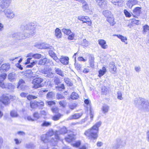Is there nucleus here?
I'll return each instance as SVG.
<instances>
[{
    "label": "nucleus",
    "mask_w": 149,
    "mask_h": 149,
    "mask_svg": "<svg viewBox=\"0 0 149 149\" xmlns=\"http://www.w3.org/2000/svg\"><path fill=\"white\" fill-rule=\"evenodd\" d=\"M100 122L97 123L91 128L86 130L84 135L89 139H96L98 137L99 127L101 126Z\"/></svg>",
    "instance_id": "nucleus-1"
},
{
    "label": "nucleus",
    "mask_w": 149,
    "mask_h": 149,
    "mask_svg": "<svg viewBox=\"0 0 149 149\" xmlns=\"http://www.w3.org/2000/svg\"><path fill=\"white\" fill-rule=\"evenodd\" d=\"M20 28L22 30H26V35L19 32V39H24L27 37H29L34 35L35 34V26L31 24L25 26L22 25Z\"/></svg>",
    "instance_id": "nucleus-2"
},
{
    "label": "nucleus",
    "mask_w": 149,
    "mask_h": 149,
    "mask_svg": "<svg viewBox=\"0 0 149 149\" xmlns=\"http://www.w3.org/2000/svg\"><path fill=\"white\" fill-rule=\"evenodd\" d=\"M136 107L144 111H149V101L144 99H136L134 100Z\"/></svg>",
    "instance_id": "nucleus-3"
},
{
    "label": "nucleus",
    "mask_w": 149,
    "mask_h": 149,
    "mask_svg": "<svg viewBox=\"0 0 149 149\" xmlns=\"http://www.w3.org/2000/svg\"><path fill=\"white\" fill-rule=\"evenodd\" d=\"M54 134V132L52 130L49 131L45 135H42L41 137V140L43 143H47V142H50L52 145L55 146L56 144V142L54 140H55V138L54 139L52 136ZM55 135V134H54ZM55 137V136H54Z\"/></svg>",
    "instance_id": "nucleus-4"
},
{
    "label": "nucleus",
    "mask_w": 149,
    "mask_h": 149,
    "mask_svg": "<svg viewBox=\"0 0 149 149\" xmlns=\"http://www.w3.org/2000/svg\"><path fill=\"white\" fill-rule=\"evenodd\" d=\"M43 80V79L41 78H37L33 79L32 81L33 88H37L40 87L41 86V83Z\"/></svg>",
    "instance_id": "nucleus-5"
},
{
    "label": "nucleus",
    "mask_w": 149,
    "mask_h": 149,
    "mask_svg": "<svg viewBox=\"0 0 149 149\" xmlns=\"http://www.w3.org/2000/svg\"><path fill=\"white\" fill-rule=\"evenodd\" d=\"M67 131L66 128L65 127H63L61 128L59 131H56L55 133V140H54V142L57 141L59 140L60 138L58 135L59 134H65L67 132Z\"/></svg>",
    "instance_id": "nucleus-6"
},
{
    "label": "nucleus",
    "mask_w": 149,
    "mask_h": 149,
    "mask_svg": "<svg viewBox=\"0 0 149 149\" xmlns=\"http://www.w3.org/2000/svg\"><path fill=\"white\" fill-rule=\"evenodd\" d=\"M3 12L6 17L8 18L11 19L15 17V15L14 12L9 9L4 10Z\"/></svg>",
    "instance_id": "nucleus-7"
},
{
    "label": "nucleus",
    "mask_w": 149,
    "mask_h": 149,
    "mask_svg": "<svg viewBox=\"0 0 149 149\" xmlns=\"http://www.w3.org/2000/svg\"><path fill=\"white\" fill-rule=\"evenodd\" d=\"M65 139L67 142L70 143L75 139V136L73 132H70L68 134V136L65 138Z\"/></svg>",
    "instance_id": "nucleus-8"
},
{
    "label": "nucleus",
    "mask_w": 149,
    "mask_h": 149,
    "mask_svg": "<svg viewBox=\"0 0 149 149\" xmlns=\"http://www.w3.org/2000/svg\"><path fill=\"white\" fill-rule=\"evenodd\" d=\"M109 69L110 72L112 74H115L116 72L117 68L115 65L114 62H112L109 65Z\"/></svg>",
    "instance_id": "nucleus-9"
},
{
    "label": "nucleus",
    "mask_w": 149,
    "mask_h": 149,
    "mask_svg": "<svg viewBox=\"0 0 149 149\" xmlns=\"http://www.w3.org/2000/svg\"><path fill=\"white\" fill-rule=\"evenodd\" d=\"M10 68V65L9 63H4L0 67V72H6L9 70Z\"/></svg>",
    "instance_id": "nucleus-10"
},
{
    "label": "nucleus",
    "mask_w": 149,
    "mask_h": 149,
    "mask_svg": "<svg viewBox=\"0 0 149 149\" xmlns=\"http://www.w3.org/2000/svg\"><path fill=\"white\" fill-rule=\"evenodd\" d=\"M9 97L5 95H3L0 97V102L5 105L8 104L9 103Z\"/></svg>",
    "instance_id": "nucleus-11"
},
{
    "label": "nucleus",
    "mask_w": 149,
    "mask_h": 149,
    "mask_svg": "<svg viewBox=\"0 0 149 149\" xmlns=\"http://www.w3.org/2000/svg\"><path fill=\"white\" fill-rule=\"evenodd\" d=\"M141 8L140 7H137L134 8L132 12V15L133 16L136 17L137 16H139L141 13Z\"/></svg>",
    "instance_id": "nucleus-12"
},
{
    "label": "nucleus",
    "mask_w": 149,
    "mask_h": 149,
    "mask_svg": "<svg viewBox=\"0 0 149 149\" xmlns=\"http://www.w3.org/2000/svg\"><path fill=\"white\" fill-rule=\"evenodd\" d=\"M88 56L89 57L88 62L90 67L92 68L94 67V57L91 55L88 54Z\"/></svg>",
    "instance_id": "nucleus-13"
},
{
    "label": "nucleus",
    "mask_w": 149,
    "mask_h": 149,
    "mask_svg": "<svg viewBox=\"0 0 149 149\" xmlns=\"http://www.w3.org/2000/svg\"><path fill=\"white\" fill-rule=\"evenodd\" d=\"M95 1L101 8H104L107 6V1L106 0H95Z\"/></svg>",
    "instance_id": "nucleus-14"
},
{
    "label": "nucleus",
    "mask_w": 149,
    "mask_h": 149,
    "mask_svg": "<svg viewBox=\"0 0 149 149\" xmlns=\"http://www.w3.org/2000/svg\"><path fill=\"white\" fill-rule=\"evenodd\" d=\"M138 1L136 0H129L127 2L126 4L130 8H131L132 6L138 3Z\"/></svg>",
    "instance_id": "nucleus-15"
},
{
    "label": "nucleus",
    "mask_w": 149,
    "mask_h": 149,
    "mask_svg": "<svg viewBox=\"0 0 149 149\" xmlns=\"http://www.w3.org/2000/svg\"><path fill=\"white\" fill-rule=\"evenodd\" d=\"M62 64L66 65L68 64L69 58L67 57L61 56L59 59H58Z\"/></svg>",
    "instance_id": "nucleus-16"
},
{
    "label": "nucleus",
    "mask_w": 149,
    "mask_h": 149,
    "mask_svg": "<svg viewBox=\"0 0 149 149\" xmlns=\"http://www.w3.org/2000/svg\"><path fill=\"white\" fill-rule=\"evenodd\" d=\"M8 80L10 81H15L17 77L16 74L14 72H12L8 74Z\"/></svg>",
    "instance_id": "nucleus-17"
},
{
    "label": "nucleus",
    "mask_w": 149,
    "mask_h": 149,
    "mask_svg": "<svg viewBox=\"0 0 149 149\" xmlns=\"http://www.w3.org/2000/svg\"><path fill=\"white\" fill-rule=\"evenodd\" d=\"M98 43L101 47L103 49H106L108 48V45L106 44V41L103 39L98 40Z\"/></svg>",
    "instance_id": "nucleus-18"
},
{
    "label": "nucleus",
    "mask_w": 149,
    "mask_h": 149,
    "mask_svg": "<svg viewBox=\"0 0 149 149\" xmlns=\"http://www.w3.org/2000/svg\"><path fill=\"white\" fill-rule=\"evenodd\" d=\"M54 70L56 73L61 77H64L66 75L64 72L60 68H55Z\"/></svg>",
    "instance_id": "nucleus-19"
},
{
    "label": "nucleus",
    "mask_w": 149,
    "mask_h": 149,
    "mask_svg": "<svg viewBox=\"0 0 149 149\" xmlns=\"http://www.w3.org/2000/svg\"><path fill=\"white\" fill-rule=\"evenodd\" d=\"M55 36L58 39L61 38L62 37L61 31L58 28H56L55 30Z\"/></svg>",
    "instance_id": "nucleus-20"
},
{
    "label": "nucleus",
    "mask_w": 149,
    "mask_h": 149,
    "mask_svg": "<svg viewBox=\"0 0 149 149\" xmlns=\"http://www.w3.org/2000/svg\"><path fill=\"white\" fill-rule=\"evenodd\" d=\"M49 55L56 62H58L59 61V60H58V57L56 56V54L53 51H49Z\"/></svg>",
    "instance_id": "nucleus-21"
},
{
    "label": "nucleus",
    "mask_w": 149,
    "mask_h": 149,
    "mask_svg": "<svg viewBox=\"0 0 149 149\" xmlns=\"http://www.w3.org/2000/svg\"><path fill=\"white\" fill-rule=\"evenodd\" d=\"M114 36H116L118 38L120 39L121 41L125 43V44H127V38L126 37L124 36L120 35H114Z\"/></svg>",
    "instance_id": "nucleus-22"
},
{
    "label": "nucleus",
    "mask_w": 149,
    "mask_h": 149,
    "mask_svg": "<svg viewBox=\"0 0 149 149\" xmlns=\"http://www.w3.org/2000/svg\"><path fill=\"white\" fill-rule=\"evenodd\" d=\"M82 8L83 10L86 12H88L90 10L89 6L85 1L83 3Z\"/></svg>",
    "instance_id": "nucleus-23"
},
{
    "label": "nucleus",
    "mask_w": 149,
    "mask_h": 149,
    "mask_svg": "<svg viewBox=\"0 0 149 149\" xmlns=\"http://www.w3.org/2000/svg\"><path fill=\"white\" fill-rule=\"evenodd\" d=\"M82 113H75L69 117V119L70 120L72 119H77L80 118L82 116Z\"/></svg>",
    "instance_id": "nucleus-24"
},
{
    "label": "nucleus",
    "mask_w": 149,
    "mask_h": 149,
    "mask_svg": "<svg viewBox=\"0 0 149 149\" xmlns=\"http://www.w3.org/2000/svg\"><path fill=\"white\" fill-rule=\"evenodd\" d=\"M107 20L112 26L113 25L115 24V22L114 21V19L112 15H111V16H109L107 18Z\"/></svg>",
    "instance_id": "nucleus-25"
},
{
    "label": "nucleus",
    "mask_w": 149,
    "mask_h": 149,
    "mask_svg": "<svg viewBox=\"0 0 149 149\" xmlns=\"http://www.w3.org/2000/svg\"><path fill=\"white\" fill-rule=\"evenodd\" d=\"M125 145V143L122 141L121 139H118L116 141V145L119 147L120 146H124Z\"/></svg>",
    "instance_id": "nucleus-26"
},
{
    "label": "nucleus",
    "mask_w": 149,
    "mask_h": 149,
    "mask_svg": "<svg viewBox=\"0 0 149 149\" xmlns=\"http://www.w3.org/2000/svg\"><path fill=\"white\" fill-rule=\"evenodd\" d=\"M109 109V107L106 104H104L102 107V110L104 113H107L108 112Z\"/></svg>",
    "instance_id": "nucleus-27"
},
{
    "label": "nucleus",
    "mask_w": 149,
    "mask_h": 149,
    "mask_svg": "<svg viewBox=\"0 0 149 149\" xmlns=\"http://www.w3.org/2000/svg\"><path fill=\"white\" fill-rule=\"evenodd\" d=\"M103 14L107 18L111 16L112 15L111 12L108 10H104L103 12Z\"/></svg>",
    "instance_id": "nucleus-28"
},
{
    "label": "nucleus",
    "mask_w": 149,
    "mask_h": 149,
    "mask_svg": "<svg viewBox=\"0 0 149 149\" xmlns=\"http://www.w3.org/2000/svg\"><path fill=\"white\" fill-rule=\"evenodd\" d=\"M107 70L104 67H103L102 70H100L99 72V76L100 77L103 75L106 72Z\"/></svg>",
    "instance_id": "nucleus-29"
},
{
    "label": "nucleus",
    "mask_w": 149,
    "mask_h": 149,
    "mask_svg": "<svg viewBox=\"0 0 149 149\" xmlns=\"http://www.w3.org/2000/svg\"><path fill=\"white\" fill-rule=\"evenodd\" d=\"M50 60H48L46 58H44L43 59L40 60L39 61L38 63L40 65H44Z\"/></svg>",
    "instance_id": "nucleus-30"
},
{
    "label": "nucleus",
    "mask_w": 149,
    "mask_h": 149,
    "mask_svg": "<svg viewBox=\"0 0 149 149\" xmlns=\"http://www.w3.org/2000/svg\"><path fill=\"white\" fill-rule=\"evenodd\" d=\"M64 80L66 84L68 86H72L73 85V84L71 81L70 79L68 78L65 77L64 78Z\"/></svg>",
    "instance_id": "nucleus-31"
},
{
    "label": "nucleus",
    "mask_w": 149,
    "mask_h": 149,
    "mask_svg": "<svg viewBox=\"0 0 149 149\" xmlns=\"http://www.w3.org/2000/svg\"><path fill=\"white\" fill-rule=\"evenodd\" d=\"M50 71H52V69L50 68H45L41 70V72L42 73L46 74Z\"/></svg>",
    "instance_id": "nucleus-32"
},
{
    "label": "nucleus",
    "mask_w": 149,
    "mask_h": 149,
    "mask_svg": "<svg viewBox=\"0 0 149 149\" xmlns=\"http://www.w3.org/2000/svg\"><path fill=\"white\" fill-rule=\"evenodd\" d=\"M25 82L22 79H20L18 83L17 88H19V87H20L22 88V86L25 85Z\"/></svg>",
    "instance_id": "nucleus-33"
},
{
    "label": "nucleus",
    "mask_w": 149,
    "mask_h": 149,
    "mask_svg": "<svg viewBox=\"0 0 149 149\" xmlns=\"http://www.w3.org/2000/svg\"><path fill=\"white\" fill-rule=\"evenodd\" d=\"M26 75L27 76L29 77H36L37 76H38V75H36L35 76H33V72H31V70H29L26 73Z\"/></svg>",
    "instance_id": "nucleus-34"
},
{
    "label": "nucleus",
    "mask_w": 149,
    "mask_h": 149,
    "mask_svg": "<svg viewBox=\"0 0 149 149\" xmlns=\"http://www.w3.org/2000/svg\"><path fill=\"white\" fill-rule=\"evenodd\" d=\"M62 31L65 34L67 35H70L71 33V31L69 29L63 28L62 29Z\"/></svg>",
    "instance_id": "nucleus-35"
},
{
    "label": "nucleus",
    "mask_w": 149,
    "mask_h": 149,
    "mask_svg": "<svg viewBox=\"0 0 149 149\" xmlns=\"http://www.w3.org/2000/svg\"><path fill=\"white\" fill-rule=\"evenodd\" d=\"M10 116L12 117H16L18 116L17 112L15 110L11 111L10 113Z\"/></svg>",
    "instance_id": "nucleus-36"
},
{
    "label": "nucleus",
    "mask_w": 149,
    "mask_h": 149,
    "mask_svg": "<svg viewBox=\"0 0 149 149\" xmlns=\"http://www.w3.org/2000/svg\"><path fill=\"white\" fill-rule=\"evenodd\" d=\"M62 115L60 113L52 117V119L54 121H56L58 120L61 117Z\"/></svg>",
    "instance_id": "nucleus-37"
},
{
    "label": "nucleus",
    "mask_w": 149,
    "mask_h": 149,
    "mask_svg": "<svg viewBox=\"0 0 149 149\" xmlns=\"http://www.w3.org/2000/svg\"><path fill=\"white\" fill-rule=\"evenodd\" d=\"M81 45L83 46L87 47L89 45V43L88 41L85 39L83 40L81 42Z\"/></svg>",
    "instance_id": "nucleus-38"
},
{
    "label": "nucleus",
    "mask_w": 149,
    "mask_h": 149,
    "mask_svg": "<svg viewBox=\"0 0 149 149\" xmlns=\"http://www.w3.org/2000/svg\"><path fill=\"white\" fill-rule=\"evenodd\" d=\"M81 144V142L79 141H77L74 143H72L71 145L74 147L78 148L80 145Z\"/></svg>",
    "instance_id": "nucleus-39"
},
{
    "label": "nucleus",
    "mask_w": 149,
    "mask_h": 149,
    "mask_svg": "<svg viewBox=\"0 0 149 149\" xmlns=\"http://www.w3.org/2000/svg\"><path fill=\"white\" fill-rule=\"evenodd\" d=\"M71 98L72 99H76L79 97L78 94L75 92H73L71 94Z\"/></svg>",
    "instance_id": "nucleus-40"
},
{
    "label": "nucleus",
    "mask_w": 149,
    "mask_h": 149,
    "mask_svg": "<svg viewBox=\"0 0 149 149\" xmlns=\"http://www.w3.org/2000/svg\"><path fill=\"white\" fill-rule=\"evenodd\" d=\"M56 88L59 91L61 90V89L64 90L65 88L64 85L63 84H61L59 85L56 86Z\"/></svg>",
    "instance_id": "nucleus-41"
},
{
    "label": "nucleus",
    "mask_w": 149,
    "mask_h": 149,
    "mask_svg": "<svg viewBox=\"0 0 149 149\" xmlns=\"http://www.w3.org/2000/svg\"><path fill=\"white\" fill-rule=\"evenodd\" d=\"M51 122L44 121L42 124L41 126L43 127H49L51 126Z\"/></svg>",
    "instance_id": "nucleus-42"
},
{
    "label": "nucleus",
    "mask_w": 149,
    "mask_h": 149,
    "mask_svg": "<svg viewBox=\"0 0 149 149\" xmlns=\"http://www.w3.org/2000/svg\"><path fill=\"white\" fill-rule=\"evenodd\" d=\"M6 88H7L9 89H13L14 88V86L11 83H8L6 84Z\"/></svg>",
    "instance_id": "nucleus-43"
},
{
    "label": "nucleus",
    "mask_w": 149,
    "mask_h": 149,
    "mask_svg": "<svg viewBox=\"0 0 149 149\" xmlns=\"http://www.w3.org/2000/svg\"><path fill=\"white\" fill-rule=\"evenodd\" d=\"M114 2H115L113 3V4L120 6L123 2V0H115Z\"/></svg>",
    "instance_id": "nucleus-44"
},
{
    "label": "nucleus",
    "mask_w": 149,
    "mask_h": 149,
    "mask_svg": "<svg viewBox=\"0 0 149 149\" xmlns=\"http://www.w3.org/2000/svg\"><path fill=\"white\" fill-rule=\"evenodd\" d=\"M26 148L28 149L33 148L35 147L33 144L32 143H28L25 145Z\"/></svg>",
    "instance_id": "nucleus-45"
},
{
    "label": "nucleus",
    "mask_w": 149,
    "mask_h": 149,
    "mask_svg": "<svg viewBox=\"0 0 149 149\" xmlns=\"http://www.w3.org/2000/svg\"><path fill=\"white\" fill-rule=\"evenodd\" d=\"M7 74L3 73L0 74V80L4 81L6 78Z\"/></svg>",
    "instance_id": "nucleus-46"
},
{
    "label": "nucleus",
    "mask_w": 149,
    "mask_h": 149,
    "mask_svg": "<svg viewBox=\"0 0 149 149\" xmlns=\"http://www.w3.org/2000/svg\"><path fill=\"white\" fill-rule=\"evenodd\" d=\"M33 116L35 118V120H36L40 117V114L37 112H35L33 114Z\"/></svg>",
    "instance_id": "nucleus-47"
},
{
    "label": "nucleus",
    "mask_w": 149,
    "mask_h": 149,
    "mask_svg": "<svg viewBox=\"0 0 149 149\" xmlns=\"http://www.w3.org/2000/svg\"><path fill=\"white\" fill-rule=\"evenodd\" d=\"M54 94L52 92L48 93L47 95V98H52L54 96Z\"/></svg>",
    "instance_id": "nucleus-48"
},
{
    "label": "nucleus",
    "mask_w": 149,
    "mask_h": 149,
    "mask_svg": "<svg viewBox=\"0 0 149 149\" xmlns=\"http://www.w3.org/2000/svg\"><path fill=\"white\" fill-rule=\"evenodd\" d=\"M30 106L31 108L34 109L38 106L37 102H34L31 103Z\"/></svg>",
    "instance_id": "nucleus-49"
},
{
    "label": "nucleus",
    "mask_w": 149,
    "mask_h": 149,
    "mask_svg": "<svg viewBox=\"0 0 149 149\" xmlns=\"http://www.w3.org/2000/svg\"><path fill=\"white\" fill-rule=\"evenodd\" d=\"M102 93L104 95H106L107 93V89L106 87L104 86L102 88Z\"/></svg>",
    "instance_id": "nucleus-50"
},
{
    "label": "nucleus",
    "mask_w": 149,
    "mask_h": 149,
    "mask_svg": "<svg viewBox=\"0 0 149 149\" xmlns=\"http://www.w3.org/2000/svg\"><path fill=\"white\" fill-rule=\"evenodd\" d=\"M41 55L40 54H36L32 55V57L35 58L39 59L41 57Z\"/></svg>",
    "instance_id": "nucleus-51"
},
{
    "label": "nucleus",
    "mask_w": 149,
    "mask_h": 149,
    "mask_svg": "<svg viewBox=\"0 0 149 149\" xmlns=\"http://www.w3.org/2000/svg\"><path fill=\"white\" fill-rule=\"evenodd\" d=\"M77 106V104L75 103H72L70 104L69 106V108L72 109L73 110L74 108H75Z\"/></svg>",
    "instance_id": "nucleus-52"
},
{
    "label": "nucleus",
    "mask_w": 149,
    "mask_h": 149,
    "mask_svg": "<svg viewBox=\"0 0 149 149\" xmlns=\"http://www.w3.org/2000/svg\"><path fill=\"white\" fill-rule=\"evenodd\" d=\"M52 47L48 44H44L43 45V48L44 49H51Z\"/></svg>",
    "instance_id": "nucleus-53"
},
{
    "label": "nucleus",
    "mask_w": 149,
    "mask_h": 149,
    "mask_svg": "<svg viewBox=\"0 0 149 149\" xmlns=\"http://www.w3.org/2000/svg\"><path fill=\"white\" fill-rule=\"evenodd\" d=\"M143 32H146L149 31V26L147 25H145L143 27Z\"/></svg>",
    "instance_id": "nucleus-54"
},
{
    "label": "nucleus",
    "mask_w": 149,
    "mask_h": 149,
    "mask_svg": "<svg viewBox=\"0 0 149 149\" xmlns=\"http://www.w3.org/2000/svg\"><path fill=\"white\" fill-rule=\"evenodd\" d=\"M86 20H85V21H84V23H86L88 24V25H90L91 23L90 20L88 17L86 16Z\"/></svg>",
    "instance_id": "nucleus-55"
},
{
    "label": "nucleus",
    "mask_w": 149,
    "mask_h": 149,
    "mask_svg": "<svg viewBox=\"0 0 149 149\" xmlns=\"http://www.w3.org/2000/svg\"><path fill=\"white\" fill-rule=\"evenodd\" d=\"M54 82L56 85H58L60 83V79L58 77H55L54 79Z\"/></svg>",
    "instance_id": "nucleus-56"
},
{
    "label": "nucleus",
    "mask_w": 149,
    "mask_h": 149,
    "mask_svg": "<svg viewBox=\"0 0 149 149\" xmlns=\"http://www.w3.org/2000/svg\"><path fill=\"white\" fill-rule=\"evenodd\" d=\"M46 76L48 77L52 78L54 77V73L51 71H50L46 74Z\"/></svg>",
    "instance_id": "nucleus-57"
},
{
    "label": "nucleus",
    "mask_w": 149,
    "mask_h": 149,
    "mask_svg": "<svg viewBox=\"0 0 149 149\" xmlns=\"http://www.w3.org/2000/svg\"><path fill=\"white\" fill-rule=\"evenodd\" d=\"M19 32L13 34L12 36L13 38H15L19 40Z\"/></svg>",
    "instance_id": "nucleus-58"
},
{
    "label": "nucleus",
    "mask_w": 149,
    "mask_h": 149,
    "mask_svg": "<svg viewBox=\"0 0 149 149\" xmlns=\"http://www.w3.org/2000/svg\"><path fill=\"white\" fill-rule=\"evenodd\" d=\"M37 98L36 96L31 95H29L27 96V99L29 100H30L31 99H35Z\"/></svg>",
    "instance_id": "nucleus-59"
},
{
    "label": "nucleus",
    "mask_w": 149,
    "mask_h": 149,
    "mask_svg": "<svg viewBox=\"0 0 149 149\" xmlns=\"http://www.w3.org/2000/svg\"><path fill=\"white\" fill-rule=\"evenodd\" d=\"M124 13L126 17H130L131 16V15L130 13L127 10H124Z\"/></svg>",
    "instance_id": "nucleus-60"
},
{
    "label": "nucleus",
    "mask_w": 149,
    "mask_h": 149,
    "mask_svg": "<svg viewBox=\"0 0 149 149\" xmlns=\"http://www.w3.org/2000/svg\"><path fill=\"white\" fill-rule=\"evenodd\" d=\"M118 98L120 100H122L123 99L122 97V94L120 91H118L117 93Z\"/></svg>",
    "instance_id": "nucleus-61"
},
{
    "label": "nucleus",
    "mask_w": 149,
    "mask_h": 149,
    "mask_svg": "<svg viewBox=\"0 0 149 149\" xmlns=\"http://www.w3.org/2000/svg\"><path fill=\"white\" fill-rule=\"evenodd\" d=\"M56 97L58 99H63L64 98V96L60 93H57Z\"/></svg>",
    "instance_id": "nucleus-62"
},
{
    "label": "nucleus",
    "mask_w": 149,
    "mask_h": 149,
    "mask_svg": "<svg viewBox=\"0 0 149 149\" xmlns=\"http://www.w3.org/2000/svg\"><path fill=\"white\" fill-rule=\"evenodd\" d=\"M86 17L84 16H79L78 17V19L81 21H83V22L84 23V21H85V20H86Z\"/></svg>",
    "instance_id": "nucleus-63"
},
{
    "label": "nucleus",
    "mask_w": 149,
    "mask_h": 149,
    "mask_svg": "<svg viewBox=\"0 0 149 149\" xmlns=\"http://www.w3.org/2000/svg\"><path fill=\"white\" fill-rule=\"evenodd\" d=\"M70 34H71L70 35V34L69 35L68 38L69 40H73L74 38V34L72 32Z\"/></svg>",
    "instance_id": "nucleus-64"
}]
</instances>
